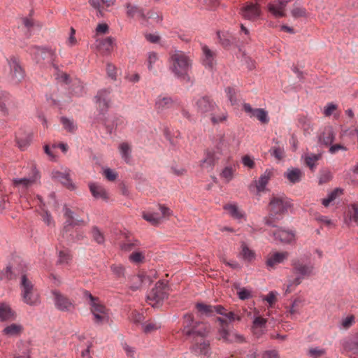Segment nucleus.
Instances as JSON below:
<instances>
[{
    "label": "nucleus",
    "mask_w": 358,
    "mask_h": 358,
    "mask_svg": "<svg viewBox=\"0 0 358 358\" xmlns=\"http://www.w3.org/2000/svg\"><path fill=\"white\" fill-rule=\"evenodd\" d=\"M259 7L253 3H248L241 10L242 17L246 20H255L260 15Z\"/></svg>",
    "instance_id": "nucleus-20"
},
{
    "label": "nucleus",
    "mask_w": 358,
    "mask_h": 358,
    "mask_svg": "<svg viewBox=\"0 0 358 358\" xmlns=\"http://www.w3.org/2000/svg\"><path fill=\"white\" fill-rule=\"evenodd\" d=\"M60 122L66 131L72 134L76 132L77 125L73 120L67 118L66 117H62Z\"/></svg>",
    "instance_id": "nucleus-41"
},
{
    "label": "nucleus",
    "mask_w": 358,
    "mask_h": 358,
    "mask_svg": "<svg viewBox=\"0 0 358 358\" xmlns=\"http://www.w3.org/2000/svg\"><path fill=\"white\" fill-rule=\"evenodd\" d=\"M64 215L66 218V221L63 227L64 233L68 232L71 227L85 224V222L83 219L76 218L74 216V213L71 209L67 208L66 205L64 206Z\"/></svg>",
    "instance_id": "nucleus-15"
},
{
    "label": "nucleus",
    "mask_w": 358,
    "mask_h": 358,
    "mask_svg": "<svg viewBox=\"0 0 358 358\" xmlns=\"http://www.w3.org/2000/svg\"><path fill=\"white\" fill-rule=\"evenodd\" d=\"M21 297L24 303L30 306H37L41 303L40 296L32 282L25 274L21 277L20 284Z\"/></svg>",
    "instance_id": "nucleus-3"
},
{
    "label": "nucleus",
    "mask_w": 358,
    "mask_h": 358,
    "mask_svg": "<svg viewBox=\"0 0 358 358\" xmlns=\"http://www.w3.org/2000/svg\"><path fill=\"white\" fill-rule=\"evenodd\" d=\"M266 320L262 317H256L253 320L252 327V332L254 334H257L258 328H265Z\"/></svg>",
    "instance_id": "nucleus-49"
},
{
    "label": "nucleus",
    "mask_w": 358,
    "mask_h": 358,
    "mask_svg": "<svg viewBox=\"0 0 358 358\" xmlns=\"http://www.w3.org/2000/svg\"><path fill=\"white\" fill-rule=\"evenodd\" d=\"M55 307L61 311H71L74 308L73 303L58 290L52 291Z\"/></svg>",
    "instance_id": "nucleus-11"
},
{
    "label": "nucleus",
    "mask_w": 358,
    "mask_h": 358,
    "mask_svg": "<svg viewBox=\"0 0 358 358\" xmlns=\"http://www.w3.org/2000/svg\"><path fill=\"white\" fill-rule=\"evenodd\" d=\"M288 257L289 252L287 251L273 252L267 256L265 265L268 271L275 269L278 264L287 260Z\"/></svg>",
    "instance_id": "nucleus-14"
},
{
    "label": "nucleus",
    "mask_w": 358,
    "mask_h": 358,
    "mask_svg": "<svg viewBox=\"0 0 358 358\" xmlns=\"http://www.w3.org/2000/svg\"><path fill=\"white\" fill-rule=\"evenodd\" d=\"M238 296L241 300H246L252 297L251 292L245 288H240L237 292Z\"/></svg>",
    "instance_id": "nucleus-60"
},
{
    "label": "nucleus",
    "mask_w": 358,
    "mask_h": 358,
    "mask_svg": "<svg viewBox=\"0 0 358 358\" xmlns=\"http://www.w3.org/2000/svg\"><path fill=\"white\" fill-rule=\"evenodd\" d=\"M119 150L122 158L126 163H129L131 158V147L127 142H123L119 145Z\"/></svg>",
    "instance_id": "nucleus-39"
},
{
    "label": "nucleus",
    "mask_w": 358,
    "mask_h": 358,
    "mask_svg": "<svg viewBox=\"0 0 358 358\" xmlns=\"http://www.w3.org/2000/svg\"><path fill=\"white\" fill-rule=\"evenodd\" d=\"M106 72L108 76L113 80H117V69L111 63H108L106 66Z\"/></svg>",
    "instance_id": "nucleus-54"
},
{
    "label": "nucleus",
    "mask_w": 358,
    "mask_h": 358,
    "mask_svg": "<svg viewBox=\"0 0 358 358\" xmlns=\"http://www.w3.org/2000/svg\"><path fill=\"white\" fill-rule=\"evenodd\" d=\"M243 110L251 117H255L262 124H267L269 122L268 113L263 108H253L250 103H245L243 105Z\"/></svg>",
    "instance_id": "nucleus-16"
},
{
    "label": "nucleus",
    "mask_w": 358,
    "mask_h": 358,
    "mask_svg": "<svg viewBox=\"0 0 358 358\" xmlns=\"http://www.w3.org/2000/svg\"><path fill=\"white\" fill-rule=\"evenodd\" d=\"M281 219L282 217L268 211V215L263 218V222L268 227H277V224Z\"/></svg>",
    "instance_id": "nucleus-40"
},
{
    "label": "nucleus",
    "mask_w": 358,
    "mask_h": 358,
    "mask_svg": "<svg viewBox=\"0 0 358 358\" xmlns=\"http://www.w3.org/2000/svg\"><path fill=\"white\" fill-rule=\"evenodd\" d=\"M139 243L138 241H134V242L127 241L123 243L120 245L121 250L125 252H129L134 249L138 245Z\"/></svg>",
    "instance_id": "nucleus-55"
},
{
    "label": "nucleus",
    "mask_w": 358,
    "mask_h": 358,
    "mask_svg": "<svg viewBox=\"0 0 358 358\" xmlns=\"http://www.w3.org/2000/svg\"><path fill=\"white\" fill-rule=\"evenodd\" d=\"M169 62L170 69L176 77L182 81L193 84V80L189 75L192 61L186 53L180 50H175L171 53Z\"/></svg>",
    "instance_id": "nucleus-1"
},
{
    "label": "nucleus",
    "mask_w": 358,
    "mask_h": 358,
    "mask_svg": "<svg viewBox=\"0 0 358 358\" xmlns=\"http://www.w3.org/2000/svg\"><path fill=\"white\" fill-rule=\"evenodd\" d=\"M32 134H25L22 137H16V141L18 145L19 148L21 150H24L27 149V148L30 145L31 141H32Z\"/></svg>",
    "instance_id": "nucleus-42"
},
{
    "label": "nucleus",
    "mask_w": 358,
    "mask_h": 358,
    "mask_svg": "<svg viewBox=\"0 0 358 358\" xmlns=\"http://www.w3.org/2000/svg\"><path fill=\"white\" fill-rule=\"evenodd\" d=\"M225 92H226L228 99H229L231 104L233 105V104L236 103L237 101V99H236V92H235L234 89H233L232 87H228L227 88H226Z\"/></svg>",
    "instance_id": "nucleus-63"
},
{
    "label": "nucleus",
    "mask_w": 358,
    "mask_h": 358,
    "mask_svg": "<svg viewBox=\"0 0 358 358\" xmlns=\"http://www.w3.org/2000/svg\"><path fill=\"white\" fill-rule=\"evenodd\" d=\"M196 308L199 312L206 316H212L214 313V306L204 304L203 303H197Z\"/></svg>",
    "instance_id": "nucleus-45"
},
{
    "label": "nucleus",
    "mask_w": 358,
    "mask_h": 358,
    "mask_svg": "<svg viewBox=\"0 0 358 358\" xmlns=\"http://www.w3.org/2000/svg\"><path fill=\"white\" fill-rule=\"evenodd\" d=\"M52 177L54 180L60 182L63 185L69 189H73L75 186L72 182L69 174L62 173L60 171H53Z\"/></svg>",
    "instance_id": "nucleus-30"
},
{
    "label": "nucleus",
    "mask_w": 358,
    "mask_h": 358,
    "mask_svg": "<svg viewBox=\"0 0 358 358\" xmlns=\"http://www.w3.org/2000/svg\"><path fill=\"white\" fill-rule=\"evenodd\" d=\"M71 259V256L69 251L67 250H61L59 252L58 263L59 264H68Z\"/></svg>",
    "instance_id": "nucleus-51"
},
{
    "label": "nucleus",
    "mask_w": 358,
    "mask_h": 358,
    "mask_svg": "<svg viewBox=\"0 0 358 358\" xmlns=\"http://www.w3.org/2000/svg\"><path fill=\"white\" fill-rule=\"evenodd\" d=\"M143 217L155 226L158 225L162 220V217L157 213H143Z\"/></svg>",
    "instance_id": "nucleus-44"
},
{
    "label": "nucleus",
    "mask_w": 358,
    "mask_h": 358,
    "mask_svg": "<svg viewBox=\"0 0 358 358\" xmlns=\"http://www.w3.org/2000/svg\"><path fill=\"white\" fill-rule=\"evenodd\" d=\"M235 169L231 166L225 167L221 173V176L226 179L227 182H229L232 180Z\"/></svg>",
    "instance_id": "nucleus-53"
},
{
    "label": "nucleus",
    "mask_w": 358,
    "mask_h": 358,
    "mask_svg": "<svg viewBox=\"0 0 358 358\" xmlns=\"http://www.w3.org/2000/svg\"><path fill=\"white\" fill-rule=\"evenodd\" d=\"M22 329L23 327L21 324L13 323L6 327L2 332L4 335L8 336H15L20 335Z\"/></svg>",
    "instance_id": "nucleus-36"
},
{
    "label": "nucleus",
    "mask_w": 358,
    "mask_h": 358,
    "mask_svg": "<svg viewBox=\"0 0 358 358\" xmlns=\"http://www.w3.org/2000/svg\"><path fill=\"white\" fill-rule=\"evenodd\" d=\"M220 156L215 151L207 150L205 157L200 162V166L208 171H211L220 159Z\"/></svg>",
    "instance_id": "nucleus-17"
},
{
    "label": "nucleus",
    "mask_w": 358,
    "mask_h": 358,
    "mask_svg": "<svg viewBox=\"0 0 358 358\" xmlns=\"http://www.w3.org/2000/svg\"><path fill=\"white\" fill-rule=\"evenodd\" d=\"M12 268L10 266H7L3 270L0 271V280L8 279L12 278Z\"/></svg>",
    "instance_id": "nucleus-58"
},
{
    "label": "nucleus",
    "mask_w": 358,
    "mask_h": 358,
    "mask_svg": "<svg viewBox=\"0 0 358 358\" xmlns=\"http://www.w3.org/2000/svg\"><path fill=\"white\" fill-rule=\"evenodd\" d=\"M40 178L39 171L34 167L32 169V175L29 178H13L12 182L15 187L26 189L36 184Z\"/></svg>",
    "instance_id": "nucleus-12"
},
{
    "label": "nucleus",
    "mask_w": 358,
    "mask_h": 358,
    "mask_svg": "<svg viewBox=\"0 0 358 358\" xmlns=\"http://www.w3.org/2000/svg\"><path fill=\"white\" fill-rule=\"evenodd\" d=\"M210 344L207 341L201 343H196L191 348V351L195 355H208L210 354Z\"/></svg>",
    "instance_id": "nucleus-35"
},
{
    "label": "nucleus",
    "mask_w": 358,
    "mask_h": 358,
    "mask_svg": "<svg viewBox=\"0 0 358 358\" xmlns=\"http://www.w3.org/2000/svg\"><path fill=\"white\" fill-rule=\"evenodd\" d=\"M345 222L348 226L351 223L358 226V203H352L348 206Z\"/></svg>",
    "instance_id": "nucleus-25"
},
{
    "label": "nucleus",
    "mask_w": 358,
    "mask_h": 358,
    "mask_svg": "<svg viewBox=\"0 0 358 358\" xmlns=\"http://www.w3.org/2000/svg\"><path fill=\"white\" fill-rule=\"evenodd\" d=\"M289 183L296 184L299 182L303 177V172L299 168H289L283 174Z\"/></svg>",
    "instance_id": "nucleus-28"
},
{
    "label": "nucleus",
    "mask_w": 358,
    "mask_h": 358,
    "mask_svg": "<svg viewBox=\"0 0 358 358\" xmlns=\"http://www.w3.org/2000/svg\"><path fill=\"white\" fill-rule=\"evenodd\" d=\"M134 280H136L139 283H151L152 279L150 276L144 274H138L133 277Z\"/></svg>",
    "instance_id": "nucleus-61"
},
{
    "label": "nucleus",
    "mask_w": 358,
    "mask_h": 358,
    "mask_svg": "<svg viewBox=\"0 0 358 358\" xmlns=\"http://www.w3.org/2000/svg\"><path fill=\"white\" fill-rule=\"evenodd\" d=\"M220 338L226 343H243L244 337L236 333H231L226 327H220L218 329Z\"/></svg>",
    "instance_id": "nucleus-18"
},
{
    "label": "nucleus",
    "mask_w": 358,
    "mask_h": 358,
    "mask_svg": "<svg viewBox=\"0 0 358 358\" xmlns=\"http://www.w3.org/2000/svg\"><path fill=\"white\" fill-rule=\"evenodd\" d=\"M114 42L115 38L111 36L107 37L102 40H97L96 49L102 55H109L113 50Z\"/></svg>",
    "instance_id": "nucleus-22"
},
{
    "label": "nucleus",
    "mask_w": 358,
    "mask_h": 358,
    "mask_svg": "<svg viewBox=\"0 0 358 358\" xmlns=\"http://www.w3.org/2000/svg\"><path fill=\"white\" fill-rule=\"evenodd\" d=\"M292 271L298 276L293 280V284L295 286L300 285L302 280L305 278H309L315 275V270L313 264H303L299 259L292 261Z\"/></svg>",
    "instance_id": "nucleus-8"
},
{
    "label": "nucleus",
    "mask_w": 358,
    "mask_h": 358,
    "mask_svg": "<svg viewBox=\"0 0 358 358\" xmlns=\"http://www.w3.org/2000/svg\"><path fill=\"white\" fill-rule=\"evenodd\" d=\"M229 322H233L235 321H241L242 319L241 315H240L237 313H234L233 311H227V314L224 315Z\"/></svg>",
    "instance_id": "nucleus-59"
},
{
    "label": "nucleus",
    "mask_w": 358,
    "mask_h": 358,
    "mask_svg": "<svg viewBox=\"0 0 358 358\" xmlns=\"http://www.w3.org/2000/svg\"><path fill=\"white\" fill-rule=\"evenodd\" d=\"M13 104L12 96L7 92H0V111L4 115H8V107Z\"/></svg>",
    "instance_id": "nucleus-27"
},
{
    "label": "nucleus",
    "mask_w": 358,
    "mask_h": 358,
    "mask_svg": "<svg viewBox=\"0 0 358 358\" xmlns=\"http://www.w3.org/2000/svg\"><path fill=\"white\" fill-rule=\"evenodd\" d=\"M292 206L291 200L284 194L272 195L268 203V211L282 218Z\"/></svg>",
    "instance_id": "nucleus-6"
},
{
    "label": "nucleus",
    "mask_w": 358,
    "mask_h": 358,
    "mask_svg": "<svg viewBox=\"0 0 358 358\" xmlns=\"http://www.w3.org/2000/svg\"><path fill=\"white\" fill-rule=\"evenodd\" d=\"M273 176L272 169H266L264 173L259 177L258 180L256 181V187L258 192H263L265 189L266 185Z\"/></svg>",
    "instance_id": "nucleus-33"
},
{
    "label": "nucleus",
    "mask_w": 358,
    "mask_h": 358,
    "mask_svg": "<svg viewBox=\"0 0 358 358\" xmlns=\"http://www.w3.org/2000/svg\"><path fill=\"white\" fill-rule=\"evenodd\" d=\"M53 67L55 69V71H57V73L55 75V78L64 83L69 84L71 81L69 75L66 73L61 72L59 70L58 66H57L56 64H53Z\"/></svg>",
    "instance_id": "nucleus-50"
},
{
    "label": "nucleus",
    "mask_w": 358,
    "mask_h": 358,
    "mask_svg": "<svg viewBox=\"0 0 358 358\" xmlns=\"http://www.w3.org/2000/svg\"><path fill=\"white\" fill-rule=\"evenodd\" d=\"M16 318V313L10 306L4 302H0V321H11Z\"/></svg>",
    "instance_id": "nucleus-26"
},
{
    "label": "nucleus",
    "mask_w": 358,
    "mask_h": 358,
    "mask_svg": "<svg viewBox=\"0 0 358 358\" xmlns=\"http://www.w3.org/2000/svg\"><path fill=\"white\" fill-rule=\"evenodd\" d=\"M209 332V326L201 322L194 320V317L190 313L184 315V327L182 334L193 339L196 337L204 338Z\"/></svg>",
    "instance_id": "nucleus-2"
},
{
    "label": "nucleus",
    "mask_w": 358,
    "mask_h": 358,
    "mask_svg": "<svg viewBox=\"0 0 358 358\" xmlns=\"http://www.w3.org/2000/svg\"><path fill=\"white\" fill-rule=\"evenodd\" d=\"M124 8L127 17L133 18L135 16H138L141 20L145 17L144 9L137 5L133 4L131 2H127L124 4Z\"/></svg>",
    "instance_id": "nucleus-24"
},
{
    "label": "nucleus",
    "mask_w": 358,
    "mask_h": 358,
    "mask_svg": "<svg viewBox=\"0 0 358 358\" xmlns=\"http://www.w3.org/2000/svg\"><path fill=\"white\" fill-rule=\"evenodd\" d=\"M129 259L132 262L140 263L144 259V255L142 252H134L129 255Z\"/></svg>",
    "instance_id": "nucleus-57"
},
{
    "label": "nucleus",
    "mask_w": 358,
    "mask_h": 358,
    "mask_svg": "<svg viewBox=\"0 0 358 358\" xmlns=\"http://www.w3.org/2000/svg\"><path fill=\"white\" fill-rule=\"evenodd\" d=\"M275 240L282 243H291L295 239V234L293 231L279 228L273 232Z\"/></svg>",
    "instance_id": "nucleus-21"
},
{
    "label": "nucleus",
    "mask_w": 358,
    "mask_h": 358,
    "mask_svg": "<svg viewBox=\"0 0 358 358\" xmlns=\"http://www.w3.org/2000/svg\"><path fill=\"white\" fill-rule=\"evenodd\" d=\"M110 91L109 90L103 89L99 90L94 97L95 103L96 104V108L99 110L98 117L99 121L106 126V128L108 133L112 134L114 130V127L107 124L105 114L107 113L110 108Z\"/></svg>",
    "instance_id": "nucleus-4"
},
{
    "label": "nucleus",
    "mask_w": 358,
    "mask_h": 358,
    "mask_svg": "<svg viewBox=\"0 0 358 358\" xmlns=\"http://www.w3.org/2000/svg\"><path fill=\"white\" fill-rule=\"evenodd\" d=\"M89 188L90 192L95 199H101L103 200L108 199V193L106 189L102 185H100L96 182H90Z\"/></svg>",
    "instance_id": "nucleus-29"
},
{
    "label": "nucleus",
    "mask_w": 358,
    "mask_h": 358,
    "mask_svg": "<svg viewBox=\"0 0 358 358\" xmlns=\"http://www.w3.org/2000/svg\"><path fill=\"white\" fill-rule=\"evenodd\" d=\"M292 15L295 18L305 17L306 15V10L303 8L296 7L292 10Z\"/></svg>",
    "instance_id": "nucleus-64"
},
{
    "label": "nucleus",
    "mask_w": 358,
    "mask_h": 358,
    "mask_svg": "<svg viewBox=\"0 0 358 358\" xmlns=\"http://www.w3.org/2000/svg\"><path fill=\"white\" fill-rule=\"evenodd\" d=\"M168 285L163 280H159L147 296V301L152 307H159L168 297Z\"/></svg>",
    "instance_id": "nucleus-7"
},
{
    "label": "nucleus",
    "mask_w": 358,
    "mask_h": 358,
    "mask_svg": "<svg viewBox=\"0 0 358 358\" xmlns=\"http://www.w3.org/2000/svg\"><path fill=\"white\" fill-rule=\"evenodd\" d=\"M110 268L117 278H122L124 275V267L122 265L113 264L110 266Z\"/></svg>",
    "instance_id": "nucleus-56"
},
{
    "label": "nucleus",
    "mask_w": 358,
    "mask_h": 358,
    "mask_svg": "<svg viewBox=\"0 0 358 358\" xmlns=\"http://www.w3.org/2000/svg\"><path fill=\"white\" fill-rule=\"evenodd\" d=\"M145 17L142 20L144 22H148L149 20H152L155 23H160L162 21V16L153 10L145 13Z\"/></svg>",
    "instance_id": "nucleus-48"
},
{
    "label": "nucleus",
    "mask_w": 358,
    "mask_h": 358,
    "mask_svg": "<svg viewBox=\"0 0 358 358\" xmlns=\"http://www.w3.org/2000/svg\"><path fill=\"white\" fill-rule=\"evenodd\" d=\"M269 153L278 160H282L285 156L284 148L280 146L272 147L269 150Z\"/></svg>",
    "instance_id": "nucleus-47"
},
{
    "label": "nucleus",
    "mask_w": 358,
    "mask_h": 358,
    "mask_svg": "<svg viewBox=\"0 0 358 358\" xmlns=\"http://www.w3.org/2000/svg\"><path fill=\"white\" fill-rule=\"evenodd\" d=\"M203 50V64L208 69H213L215 64V53L211 51L206 45L202 47Z\"/></svg>",
    "instance_id": "nucleus-32"
},
{
    "label": "nucleus",
    "mask_w": 358,
    "mask_h": 358,
    "mask_svg": "<svg viewBox=\"0 0 358 358\" xmlns=\"http://www.w3.org/2000/svg\"><path fill=\"white\" fill-rule=\"evenodd\" d=\"M223 208L234 219L241 220L245 217V213L238 208L236 203L226 204L223 206Z\"/></svg>",
    "instance_id": "nucleus-34"
},
{
    "label": "nucleus",
    "mask_w": 358,
    "mask_h": 358,
    "mask_svg": "<svg viewBox=\"0 0 358 358\" xmlns=\"http://www.w3.org/2000/svg\"><path fill=\"white\" fill-rule=\"evenodd\" d=\"M196 110L203 115H211V120L213 123L217 124L226 120L227 116L222 115L221 116L215 117L213 115V112L217 108L216 103L208 96H204L199 98L196 102Z\"/></svg>",
    "instance_id": "nucleus-5"
},
{
    "label": "nucleus",
    "mask_w": 358,
    "mask_h": 358,
    "mask_svg": "<svg viewBox=\"0 0 358 358\" xmlns=\"http://www.w3.org/2000/svg\"><path fill=\"white\" fill-rule=\"evenodd\" d=\"M9 66L8 82L13 85H18L24 78L25 72L19 59L13 56L7 59Z\"/></svg>",
    "instance_id": "nucleus-9"
},
{
    "label": "nucleus",
    "mask_w": 358,
    "mask_h": 358,
    "mask_svg": "<svg viewBox=\"0 0 358 358\" xmlns=\"http://www.w3.org/2000/svg\"><path fill=\"white\" fill-rule=\"evenodd\" d=\"M325 350L318 348H310L308 352V355L314 358H318L324 355Z\"/></svg>",
    "instance_id": "nucleus-62"
},
{
    "label": "nucleus",
    "mask_w": 358,
    "mask_h": 358,
    "mask_svg": "<svg viewBox=\"0 0 358 358\" xmlns=\"http://www.w3.org/2000/svg\"><path fill=\"white\" fill-rule=\"evenodd\" d=\"M319 141L325 145H329L334 141V134L331 128L325 129L320 136Z\"/></svg>",
    "instance_id": "nucleus-37"
},
{
    "label": "nucleus",
    "mask_w": 358,
    "mask_h": 358,
    "mask_svg": "<svg viewBox=\"0 0 358 358\" xmlns=\"http://www.w3.org/2000/svg\"><path fill=\"white\" fill-rule=\"evenodd\" d=\"M320 158V155L312 154L309 156L306 157V164L313 171L315 166V162L319 160Z\"/></svg>",
    "instance_id": "nucleus-52"
},
{
    "label": "nucleus",
    "mask_w": 358,
    "mask_h": 358,
    "mask_svg": "<svg viewBox=\"0 0 358 358\" xmlns=\"http://www.w3.org/2000/svg\"><path fill=\"white\" fill-rule=\"evenodd\" d=\"M229 147V143L225 140L224 135H220L218 138V142L216 143L215 146V152L221 156L224 150H227Z\"/></svg>",
    "instance_id": "nucleus-43"
},
{
    "label": "nucleus",
    "mask_w": 358,
    "mask_h": 358,
    "mask_svg": "<svg viewBox=\"0 0 358 358\" xmlns=\"http://www.w3.org/2000/svg\"><path fill=\"white\" fill-rule=\"evenodd\" d=\"M92 235L93 240L97 243L98 244H103L105 242V237L103 234L100 231V229L94 226L92 229Z\"/></svg>",
    "instance_id": "nucleus-46"
},
{
    "label": "nucleus",
    "mask_w": 358,
    "mask_h": 358,
    "mask_svg": "<svg viewBox=\"0 0 358 358\" xmlns=\"http://www.w3.org/2000/svg\"><path fill=\"white\" fill-rule=\"evenodd\" d=\"M291 0H276L268 3V9L276 17H282L285 15V10L288 2Z\"/></svg>",
    "instance_id": "nucleus-19"
},
{
    "label": "nucleus",
    "mask_w": 358,
    "mask_h": 358,
    "mask_svg": "<svg viewBox=\"0 0 358 358\" xmlns=\"http://www.w3.org/2000/svg\"><path fill=\"white\" fill-rule=\"evenodd\" d=\"M241 255L244 260L248 262H252L255 259V252L250 250L244 242L241 243Z\"/></svg>",
    "instance_id": "nucleus-38"
},
{
    "label": "nucleus",
    "mask_w": 358,
    "mask_h": 358,
    "mask_svg": "<svg viewBox=\"0 0 358 358\" xmlns=\"http://www.w3.org/2000/svg\"><path fill=\"white\" fill-rule=\"evenodd\" d=\"M30 52L34 55V59L37 62H40L41 60H47L48 62H50L52 66L55 64L54 62L57 57L56 52L51 48L32 46L30 49Z\"/></svg>",
    "instance_id": "nucleus-10"
},
{
    "label": "nucleus",
    "mask_w": 358,
    "mask_h": 358,
    "mask_svg": "<svg viewBox=\"0 0 358 358\" xmlns=\"http://www.w3.org/2000/svg\"><path fill=\"white\" fill-rule=\"evenodd\" d=\"M173 103V101L170 96H159L155 102V108L158 113H162L170 108Z\"/></svg>",
    "instance_id": "nucleus-31"
},
{
    "label": "nucleus",
    "mask_w": 358,
    "mask_h": 358,
    "mask_svg": "<svg viewBox=\"0 0 358 358\" xmlns=\"http://www.w3.org/2000/svg\"><path fill=\"white\" fill-rule=\"evenodd\" d=\"M91 312L93 314L94 322L97 324H101L108 322L109 316L107 308L99 303H92L91 306Z\"/></svg>",
    "instance_id": "nucleus-13"
},
{
    "label": "nucleus",
    "mask_w": 358,
    "mask_h": 358,
    "mask_svg": "<svg viewBox=\"0 0 358 358\" xmlns=\"http://www.w3.org/2000/svg\"><path fill=\"white\" fill-rule=\"evenodd\" d=\"M345 350L355 357H358V331L345 341Z\"/></svg>",
    "instance_id": "nucleus-23"
}]
</instances>
